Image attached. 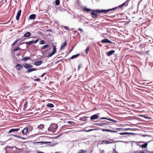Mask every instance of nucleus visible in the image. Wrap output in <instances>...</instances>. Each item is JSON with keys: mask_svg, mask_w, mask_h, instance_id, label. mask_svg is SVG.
Instances as JSON below:
<instances>
[{"mask_svg": "<svg viewBox=\"0 0 153 153\" xmlns=\"http://www.w3.org/2000/svg\"><path fill=\"white\" fill-rule=\"evenodd\" d=\"M102 130L103 131H106L108 132H117V131H113L111 130L108 129H102Z\"/></svg>", "mask_w": 153, "mask_h": 153, "instance_id": "4468645a", "label": "nucleus"}, {"mask_svg": "<svg viewBox=\"0 0 153 153\" xmlns=\"http://www.w3.org/2000/svg\"><path fill=\"white\" fill-rule=\"evenodd\" d=\"M45 43V42L44 40H41L40 42V44H44Z\"/></svg>", "mask_w": 153, "mask_h": 153, "instance_id": "58836bf2", "label": "nucleus"}, {"mask_svg": "<svg viewBox=\"0 0 153 153\" xmlns=\"http://www.w3.org/2000/svg\"><path fill=\"white\" fill-rule=\"evenodd\" d=\"M114 141L112 139L110 140H103L102 141V143L105 144H108L109 143H114Z\"/></svg>", "mask_w": 153, "mask_h": 153, "instance_id": "423d86ee", "label": "nucleus"}, {"mask_svg": "<svg viewBox=\"0 0 153 153\" xmlns=\"http://www.w3.org/2000/svg\"><path fill=\"white\" fill-rule=\"evenodd\" d=\"M36 69L35 68H33L32 69H29L27 70V72L28 73L31 72L33 71H36Z\"/></svg>", "mask_w": 153, "mask_h": 153, "instance_id": "b1692460", "label": "nucleus"}, {"mask_svg": "<svg viewBox=\"0 0 153 153\" xmlns=\"http://www.w3.org/2000/svg\"><path fill=\"white\" fill-rule=\"evenodd\" d=\"M140 153H145L144 152H140Z\"/></svg>", "mask_w": 153, "mask_h": 153, "instance_id": "6e6d98bb", "label": "nucleus"}, {"mask_svg": "<svg viewBox=\"0 0 153 153\" xmlns=\"http://www.w3.org/2000/svg\"><path fill=\"white\" fill-rule=\"evenodd\" d=\"M47 106L48 107H50V108H53L54 107V105L52 103H48L47 105Z\"/></svg>", "mask_w": 153, "mask_h": 153, "instance_id": "a878e982", "label": "nucleus"}, {"mask_svg": "<svg viewBox=\"0 0 153 153\" xmlns=\"http://www.w3.org/2000/svg\"><path fill=\"white\" fill-rule=\"evenodd\" d=\"M101 42L102 43H112V42L107 39H105L101 40Z\"/></svg>", "mask_w": 153, "mask_h": 153, "instance_id": "0eeeda50", "label": "nucleus"}, {"mask_svg": "<svg viewBox=\"0 0 153 153\" xmlns=\"http://www.w3.org/2000/svg\"><path fill=\"white\" fill-rule=\"evenodd\" d=\"M142 143H143V142H140V144H139V145H138V146H139L140 147H141V145H142V144H141Z\"/></svg>", "mask_w": 153, "mask_h": 153, "instance_id": "de8ad7c7", "label": "nucleus"}, {"mask_svg": "<svg viewBox=\"0 0 153 153\" xmlns=\"http://www.w3.org/2000/svg\"><path fill=\"white\" fill-rule=\"evenodd\" d=\"M108 120H109V121H112L114 122H117L116 121L114 120H113L112 119H108Z\"/></svg>", "mask_w": 153, "mask_h": 153, "instance_id": "a19ab883", "label": "nucleus"}, {"mask_svg": "<svg viewBox=\"0 0 153 153\" xmlns=\"http://www.w3.org/2000/svg\"><path fill=\"white\" fill-rule=\"evenodd\" d=\"M89 50V48L88 47L86 48V49L85 50V53L86 54H88V52Z\"/></svg>", "mask_w": 153, "mask_h": 153, "instance_id": "4c0bfd02", "label": "nucleus"}, {"mask_svg": "<svg viewBox=\"0 0 153 153\" xmlns=\"http://www.w3.org/2000/svg\"><path fill=\"white\" fill-rule=\"evenodd\" d=\"M116 8H114L108 10H93L91 13V17L94 18H97L98 17V15L97 14V13H103L104 14H106L109 11L114 10Z\"/></svg>", "mask_w": 153, "mask_h": 153, "instance_id": "f257e3e1", "label": "nucleus"}, {"mask_svg": "<svg viewBox=\"0 0 153 153\" xmlns=\"http://www.w3.org/2000/svg\"><path fill=\"white\" fill-rule=\"evenodd\" d=\"M109 123V122H100V123H95V125L100 126H103L105 125H107Z\"/></svg>", "mask_w": 153, "mask_h": 153, "instance_id": "39448f33", "label": "nucleus"}, {"mask_svg": "<svg viewBox=\"0 0 153 153\" xmlns=\"http://www.w3.org/2000/svg\"><path fill=\"white\" fill-rule=\"evenodd\" d=\"M98 130V129H97V128L92 129H90L88 130H85V132H89L91 131H94V130Z\"/></svg>", "mask_w": 153, "mask_h": 153, "instance_id": "5701e85b", "label": "nucleus"}, {"mask_svg": "<svg viewBox=\"0 0 153 153\" xmlns=\"http://www.w3.org/2000/svg\"><path fill=\"white\" fill-rule=\"evenodd\" d=\"M21 10H20L18 11V12L17 13L16 19L17 20H18L19 19L20 16L21 15Z\"/></svg>", "mask_w": 153, "mask_h": 153, "instance_id": "9d476101", "label": "nucleus"}, {"mask_svg": "<svg viewBox=\"0 0 153 153\" xmlns=\"http://www.w3.org/2000/svg\"><path fill=\"white\" fill-rule=\"evenodd\" d=\"M20 39H17L12 44V46L14 45Z\"/></svg>", "mask_w": 153, "mask_h": 153, "instance_id": "7c9ffc66", "label": "nucleus"}, {"mask_svg": "<svg viewBox=\"0 0 153 153\" xmlns=\"http://www.w3.org/2000/svg\"><path fill=\"white\" fill-rule=\"evenodd\" d=\"M52 47H53V50L52 51V52L49 53L48 55V57H51L53 55H54V54L55 53L56 51V48L55 46L53 45L52 46Z\"/></svg>", "mask_w": 153, "mask_h": 153, "instance_id": "20e7f679", "label": "nucleus"}, {"mask_svg": "<svg viewBox=\"0 0 153 153\" xmlns=\"http://www.w3.org/2000/svg\"><path fill=\"white\" fill-rule=\"evenodd\" d=\"M119 134L121 135H125V134H127V132H121Z\"/></svg>", "mask_w": 153, "mask_h": 153, "instance_id": "c9c22d12", "label": "nucleus"}, {"mask_svg": "<svg viewBox=\"0 0 153 153\" xmlns=\"http://www.w3.org/2000/svg\"><path fill=\"white\" fill-rule=\"evenodd\" d=\"M50 142H36L35 143V144H38L40 146H41L43 145V144H46V143H50Z\"/></svg>", "mask_w": 153, "mask_h": 153, "instance_id": "1a4fd4ad", "label": "nucleus"}, {"mask_svg": "<svg viewBox=\"0 0 153 153\" xmlns=\"http://www.w3.org/2000/svg\"><path fill=\"white\" fill-rule=\"evenodd\" d=\"M57 128V125L55 123H53L48 128V131L51 133H54L56 131Z\"/></svg>", "mask_w": 153, "mask_h": 153, "instance_id": "f03ea898", "label": "nucleus"}, {"mask_svg": "<svg viewBox=\"0 0 153 153\" xmlns=\"http://www.w3.org/2000/svg\"><path fill=\"white\" fill-rule=\"evenodd\" d=\"M147 145L148 144L147 143L143 144H142V145H141V147L143 148H146Z\"/></svg>", "mask_w": 153, "mask_h": 153, "instance_id": "393cba45", "label": "nucleus"}, {"mask_svg": "<svg viewBox=\"0 0 153 153\" xmlns=\"http://www.w3.org/2000/svg\"><path fill=\"white\" fill-rule=\"evenodd\" d=\"M127 2H125L123 3L122 4L119 6L118 7H115V8H115L114 10L115 9H117V8H122L123 7V6L125 5H126V3Z\"/></svg>", "mask_w": 153, "mask_h": 153, "instance_id": "412c9836", "label": "nucleus"}, {"mask_svg": "<svg viewBox=\"0 0 153 153\" xmlns=\"http://www.w3.org/2000/svg\"><path fill=\"white\" fill-rule=\"evenodd\" d=\"M38 41V39H36L35 40H33L31 41H30V42H23L22 43H21V44H25L26 45H31V44H32V43H34V44H36V43Z\"/></svg>", "mask_w": 153, "mask_h": 153, "instance_id": "7ed1b4c3", "label": "nucleus"}, {"mask_svg": "<svg viewBox=\"0 0 153 153\" xmlns=\"http://www.w3.org/2000/svg\"><path fill=\"white\" fill-rule=\"evenodd\" d=\"M13 136H14L15 137H17V138H19L22 139L23 140H25V138L22 137H21V136H19L17 135H13Z\"/></svg>", "mask_w": 153, "mask_h": 153, "instance_id": "c85d7f7f", "label": "nucleus"}, {"mask_svg": "<svg viewBox=\"0 0 153 153\" xmlns=\"http://www.w3.org/2000/svg\"><path fill=\"white\" fill-rule=\"evenodd\" d=\"M30 59V57H25L22 59V60L26 61L27 60L29 59Z\"/></svg>", "mask_w": 153, "mask_h": 153, "instance_id": "cd10ccee", "label": "nucleus"}, {"mask_svg": "<svg viewBox=\"0 0 153 153\" xmlns=\"http://www.w3.org/2000/svg\"><path fill=\"white\" fill-rule=\"evenodd\" d=\"M122 129H123L124 130H125V131L128 130H131V129L130 128H122Z\"/></svg>", "mask_w": 153, "mask_h": 153, "instance_id": "37998d69", "label": "nucleus"}, {"mask_svg": "<svg viewBox=\"0 0 153 153\" xmlns=\"http://www.w3.org/2000/svg\"><path fill=\"white\" fill-rule=\"evenodd\" d=\"M23 66L26 68H29L32 67V65H30L27 64H24L23 65Z\"/></svg>", "mask_w": 153, "mask_h": 153, "instance_id": "a211bd4d", "label": "nucleus"}, {"mask_svg": "<svg viewBox=\"0 0 153 153\" xmlns=\"http://www.w3.org/2000/svg\"><path fill=\"white\" fill-rule=\"evenodd\" d=\"M22 152L23 153H27L29 152L30 151H28V150L23 149L22 151Z\"/></svg>", "mask_w": 153, "mask_h": 153, "instance_id": "473e14b6", "label": "nucleus"}, {"mask_svg": "<svg viewBox=\"0 0 153 153\" xmlns=\"http://www.w3.org/2000/svg\"><path fill=\"white\" fill-rule=\"evenodd\" d=\"M122 128H117V129L118 130H120V129H122Z\"/></svg>", "mask_w": 153, "mask_h": 153, "instance_id": "5fc2aeb1", "label": "nucleus"}, {"mask_svg": "<svg viewBox=\"0 0 153 153\" xmlns=\"http://www.w3.org/2000/svg\"><path fill=\"white\" fill-rule=\"evenodd\" d=\"M78 30L81 31H83V30L81 28H78Z\"/></svg>", "mask_w": 153, "mask_h": 153, "instance_id": "09e8293b", "label": "nucleus"}, {"mask_svg": "<svg viewBox=\"0 0 153 153\" xmlns=\"http://www.w3.org/2000/svg\"><path fill=\"white\" fill-rule=\"evenodd\" d=\"M79 54H78L75 55H73L71 57V59H73L74 58H76L78 56H79Z\"/></svg>", "mask_w": 153, "mask_h": 153, "instance_id": "4be33fe9", "label": "nucleus"}, {"mask_svg": "<svg viewBox=\"0 0 153 153\" xmlns=\"http://www.w3.org/2000/svg\"><path fill=\"white\" fill-rule=\"evenodd\" d=\"M115 52V51L114 50H112L107 53V55L108 56H110L112 55Z\"/></svg>", "mask_w": 153, "mask_h": 153, "instance_id": "9b49d317", "label": "nucleus"}, {"mask_svg": "<svg viewBox=\"0 0 153 153\" xmlns=\"http://www.w3.org/2000/svg\"><path fill=\"white\" fill-rule=\"evenodd\" d=\"M49 47V46L48 45H45L42 47V49H45L46 48L48 47Z\"/></svg>", "mask_w": 153, "mask_h": 153, "instance_id": "c756f323", "label": "nucleus"}, {"mask_svg": "<svg viewBox=\"0 0 153 153\" xmlns=\"http://www.w3.org/2000/svg\"><path fill=\"white\" fill-rule=\"evenodd\" d=\"M20 49L19 48V47H16L13 50V51H17V50H18L19 49Z\"/></svg>", "mask_w": 153, "mask_h": 153, "instance_id": "f704fd0d", "label": "nucleus"}, {"mask_svg": "<svg viewBox=\"0 0 153 153\" xmlns=\"http://www.w3.org/2000/svg\"><path fill=\"white\" fill-rule=\"evenodd\" d=\"M55 153H57V152H55Z\"/></svg>", "mask_w": 153, "mask_h": 153, "instance_id": "680f3d73", "label": "nucleus"}, {"mask_svg": "<svg viewBox=\"0 0 153 153\" xmlns=\"http://www.w3.org/2000/svg\"><path fill=\"white\" fill-rule=\"evenodd\" d=\"M115 151V153H117L116 152V151Z\"/></svg>", "mask_w": 153, "mask_h": 153, "instance_id": "13d9d810", "label": "nucleus"}, {"mask_svg": "<svg viewBox=\"0 0 153 153\" xmlns=\"http://www.w3.org/2000/svg\"><path fill=\"white\" fill-rule=\"evenodd\" d=\"M45 74V73H43L42 75H41V77H42Z\"/></svg>", "mask_w": 153, "mask_h": 153, "instance_id": "3c124183", "label": "nucleus"}, {"mask_svg": "<svg viewBox=\"0 0 153 153\" xmlns=\"http://www.w3.org/2000/svg\"><path fill=\"white\" fill-rule=\"evenodd\" d=\"M73 47H72L71 49V50H70V52H71L72 51V50H73Z\"/></svg>", "mask_w": 153, "mask_h": 153, "instance_id": "603ef678", "label": "nucleus"}, {"mask_svg": "<svg viewBox=\"0 0 153 153\" xmlns=\"http://www.w3.org/2000/svg\"><path fill=\"white\" fill-rule=\"evenodd\" d=\"M39 80H40L39 79H36V81H39Z\"/></svg>", "mask_w": 153, "mask_h": 153, "instance_id": "864d4df0", "label": "nucleus"}, {"mask_svg": "<svg viewBox=\"0 0 153 153\" xmlns=\"http://www.w3.org/2000/svg\"><path fill=\"white\" fill-rule=\"evenodd\" d=\"M127 133H128L127 134H130V135H133L134 134V133H128V132H127Z\"/></svg>", "mask_w": 153, "mask_h": 153, "instance_id": "a18cd8bd", "label": "nucleus"}, {"mask_svg": "<svg viewBox=\"0 0 153 153\" xmlns=\"http://www.w3.org/2000/svg\"><path fill=\"white\" fill-rule=\"evenodd\" d=\"M19 130H20V128H12L9 131V133H10L13 132L17 131H18Z\"/></svg>", "mask_w": 153, "mask_h": 153, "instance_id": "2eb2a0df", "label": "nucleus"}, {"mask_svg": "<svg viewBox=\"0 0 153 153\" xmlns=\"http://www.w3.org/2000/svg\"><path fill=\"white\" fill-rule=\"evenodd\" d=\"M27 102H26L24 104V108H26L27 106Z\"/></svg>", "mask_w": 153, "mask_h": 153, "instance_id": "ea45409f", "label": "nucleus"}, {"mask_svg": "<svg viewBox=\"0 0 153 153\" xmlns=\"http://www.w3.org/2000/svg\"><path fill=\"white\" fill-rule=\"evenodd\" d=\"M99 117V116L95 114L91 116L90 117V119L92 120L97 119Z\"/></svg>", "mask_w": 153, "mask_h": 153, "instance_id": "ddd939ff", "label": "nucleus"}, {"mask_svg": "<svg viewBox=\"0 0 153 153\" xmlns=\"http://www.w3.org/2000/svg\"><path fill=\"white\" fill-rule=\"evenodd\" d=\"M15 68L17 70H20L22 69L23 67L21 65L19 64H18L16 65Z\"/></svg>", "mask_w": 153, "mask_h": 153, "instance_id": "f8f14e48", "label": "nucleus"}, {"mask_svg": "<svg viewBox=\"0 0 153 153\" xmlns=\"http://www.w3.org/2000/svg\"><path fill=\"white\" fill-rule=\"evenodd\" d=\"M28 131V129L27 127H25L22 130V133L23 135H26Z\"/></svg>", "mask_w": 153, "mask_h": 153, "instance_id": "6e6552de", "label": "nucleus"}, {"mask_svg": "<svg viewBox=\"0 0 153 153\" xmlns=\"http://www.w3.org/2000/svg\"><path fill=\"white\" fill-rule=\"evenodd\" d=\"M84 10L86 12H88L91 10V9L86 8H84Z\"/></svg>", "mask_w": 153, "mask_h": 153, "instance_id": "72a5a7b5", "label": "nucleus"}, {"mask_svg": "<svg viewBox=\"0 0 153 153\" xmlns=\"http://www.w3.org/2000/svg\"><path fill=\"white\" fill-rule=\"evenodd\" d=\"M44 127V125L42 124L40 125L37 128L42 130Z\"/></svg>", "mask_w": 153, "mask_h": 153, "instance_id": "bb28decb", "label": "nucleus"}, {"mask_svg": "<svg viewBox=\"0 0 153 153\" xmlns=\"http://www.w3.org/2000/svg\"><path fill=\"white\" fill-rule=\"evenodd\" d=\"M5 153H7V152H5Z\"/></svg>", "mask_w": 153, "mask_h": 153, "instance_id": "bf43d9fd", "label": "nucleus"}, {"mask_svg": "<svg viewBox=\"0 0 153 153\" xmlns=\"http://www.w3.org/2000/svg\"><path fill=\"white\" fill-rule=\"evenodd\" d=\"M36 15L35 14H32L30 15L29 17V18L31 20H33L36 18Z\"/></svg>", "mask_w": 153, "mask_h": 153, "instance_id": "dca6fc26", "label": "nucleus"}, {"mask_svg": "<svg viewBox=\"0 0 153 153\" xmlns=\"http://www.w3.org/2000/svg\"><path fill=\"white\" fill-rule=\"evenodd\" d=\"M66 44H67V42L66 41L65 42L63 43L62 44L61 46L60 49L61 50L63 48H64L65 47V46L66 45Z\"/></svg>", "mask_w": 153, "mask_h": 153, "instance_id": "6ab92c4d", "label": "nucleus"}, {"mask_svg": "<svg viewBox=\"0 0 153 153\" xmlns=\"http://www.w3.org/2000/svg\"><path fill=\"white\" fill-rule=\"evenodd\" d=\"M100 119V120L106 119V120H108L109 119H108L106 117H102V118H100V119Z\"/></svg>", "mask_w": 153, "mask_h": 153, "instance_id": "79ce46f5", "label": "nucleus"}, {"mask_svg": "<svg viewBox=\"0 0 153 153\" xmlns=\"http://www.w3.org/2000/svg\"><path fill=\"white\" fill-rule=\"evenodd\" d=\"M31 35V34L29 32H27L25 33L24 35V37H29Z\"/></svg>", "mask_w": 153, "mask_h": 153, "instance_id": "aec40b11", "label": "nucleus"}, {"mask_svg": "<svg viewBox=\"0 0 153 153\" xmlns=\"http://www.w3.org/2000/svg\"><path fill=\"white\" fill-rule=\"evenodd\" d=\"M59 136H58L57 137H56V138H57Z\"/></svg>", "mask_w": 153, "mask_h": 153, "instance_id": "4d7b16f0", "label": "nucleus"}, {"mask_svg": "<svg viewBox=\"0 0 153 153\" xmlns=\"http://www.w3.org/2000/svg\"><path fill=\"white\" fill-rule=\"evenodd\" d=\"M68 123H70V124H71L72 123H73V122H72V121H68Z\"/></svg>", "mask_w": 153, "mask_h": 153, "instance_id": "8fccbe9b", "label": "nucleus"}, {"mask_svg": "<svg viewBox=\"0 0 153 153\" xmlns=\"http://www.w3.org/2000/svg\"><path fill=\"white\" fill-rule=\"evenodd\" d=\"M82 66V65L81 64H79L78 65V69H77L79 71V70H80V69L81 68Z\"/></svg>", "mask_w": 153, "mask_h": 153, "instance_id": "e433bc0d", "label": "nucleus"}, {"mask_svg": "<svg viewBox=\"0 0 153 153\" xmlns=\"http://www.w3.org/2000/svg\"><path fill=\"white\" fill-rule=\"evenodd\" d=\"M152 153H153V152H152Z\"/></svg>", "mask_w": 153, "mask_h": 153, "instance_id": "052dcab7", "label": "nucleus"}, {"mask_svg": "<svg viewBox=\"0 0 153 153\" xmlns=\"http://www.w3.org/2000/svg\"><path fill=\"white\" fill-rule=\"evenodd\" d=\"M55 4L56 5H58L59 4V0H56Z\"/></svg>", "mask_w": 153, "mask_h": 153, "instance_id": "2f4dec72", "label": "nucleus"}, {"mask_svg": "<svg viewBox=\"0 0 153 153\" xmlns=\"http://www.w3.org/2000/svg\"><path fill=\"white\" fill-rule=\"evenodd\" d=\"M42 63L43 61L42 60H41L40 61H38L35 62L34 65H36V66H39Z\"/></svg>", "mask_w": 153, "mask_h": 153, "instance_id": "f3484780", "label": "nucleus"}, {"mask_svg": "<svg viewBox=\"0 0 153 153\" xmlns=\"http://www.w3.org/2000/svg\"><path fill=\"white\" fill-rule=\"evenodd\" d=\"M64 28H65V29H66L67 30H69V28L67 26H64Z\"/></svg>", "mask_w": 153, "mask_h": 153, "instance_id": "c03bdc74", "label": "nucleus"}, {"mask_svg": "<svg viewBox=\"0 0 153 153\" xmlns=\"http://www.w3.org/2000/svg\"><path fill=\"white\" fill-rule=\"evenodd\" d=\"M130 0H127V1H126V2H127L126 3V6H127L128 5V2Z\"/></svg>", "mask_w": 153, "mask_h": 153, "instance_id": "49530a36", "label": "nucleus"}]
</instances>
